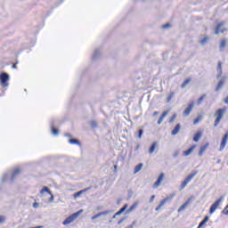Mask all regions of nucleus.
<instances>
[{"label":"nucleus","mask_w":228,"mask_h":228,"mask_svg":"<svg viewBox=\"0 0 228 228\" xmlns=\"http://www.w3.org/2000/svg\"><path fill=\"white\" fill-rule=\"evenodd\" d=\"M190 81H191V78H187L186 80H184L181 86V88H186V86L190 84Z\"/></svg>","instance_id":"28"},{"label":"nucleus","mask_w":228,"mask_h":228,"mask_svg":"<svg viewBox=\"0 0 228 228\" xmlns=\"http://www.w3.org/2000/svg\"><path fill=\"white\" fill-rule=\"evenodd\" d=\"M200 120H202V116H198V118L194 119L193 124H199Z\"/></svg>","instance_id":"34"},{"label":"nucleus","mask_w":228,"mask_h":228,"mask_svg":"<svg viewBox=\"0 0 228 228\" xmlns=\"http://www.w3.org/2000/svg\"><path fill=\"white\" fill-rule=\"evenodd\" d=\"M12 69H17V64H13Z\"/></svg>","instance_id":"50"},{"label":"nucleus","mask_w":228,"mask_h":228,"mask_svg":"<svg viewBox=\"0 0 228 228\" xmlns=\"http://www.w3.org/2000/svg\"><path fill=\"white\" fill-rule=\"evenodd\" d=\"M217 77H222V62H218L217 64Z\"/></svg>","instance_id":"23"},{"label":"nucleus","mask_w":228,"mask_h":228,"mask_svg":"<svg viewBox=\"0 0 228 228\" xmlns=\"http://www.w3.org/2000/svg\"><path fill=\"white\" fill-rule=\"evenodd\" d=\"M125 209H127V205H125L122 208H120V212L124 213Z\"/></svg>","instance_id":"41"},{"label":"nucleus","mask_w":228,"mask_h":228,"mask_svg":"<svg viewBox=\"0 0 228 228\" xmlns=\"http://www.w3.org/2000/svg\"><path fill=\"white\" fill-rule=\"evenodd\" d=\"M192 110H193V102H191L183 111V117H188V115L191 113Z\"/></svg>","instance_id":"11"},{"label":"nucleus","mask_w":228,"mask_h":228,"mask_svg":"<svg viewBox=\"0 0 228 228\" xmlns=\"http://www.w3.org/2000/svg\"><path fill=\"white\" fill-rule=\"evenodd\" d=\"M197 147V145L193 144L192 146H191L190 149H188L187 151H183V156H190V154H191V152H193V151H195V148Z\"/></svg>","instance_id":"13"},{"label":"nucleus","mask_w":228,"mask_h":228,"mask_svg":"<svg viewBox=\"0 0 228 228\" xmlns=\"http://www.w3.org/2000/svg\"><path fill=\"white\" fill-rule=\"evenodd\" d=\"M227 139H228V132L225 133V134L224 135V137L221 141V144H220V148H219L220 152H222V151H224V149H225V146L227 145Z\"/></svg>","instance_id":"9"},{"label":"nucleus","mask_w":228,"mask_h":228,"mask_svg":"<svg viewBox=\"0 0 228 228\" xmlns=\"http://www.w3.org/2000/svg\"><path fill=\"white\" fill-rule=\"evenodd\" d=\"M142 168H143V164L142 163L138 164L134 167V174H138V172H140V170H142Z\"/></svg>","instance_id":"22"},{"label":"nucleus","mask_w":228,"mask_h":228,"mask_svg":"<svg viewBox=\"0 0 228 228\" xmlns=\"http://www.w3.org/2000/svg\"><path fill=\"white\" fill-rule=\"evenodd\" d=\"M69 143H71V145H81L77 139H69Z\"/></svg>","instance_id":"27"},{"label":"nucleus","mask_w":228,"mask_h":228,"mask_svg":"<svg viewBox=\"0 0 228 228\" xmlns=\"http://www.w3.org/2000/svg\"><path fill=\"white\" fill-rule=\"evenodd\" d=\"M208 40V37H205L201 41H200V44L201 45H204V44H206Z\"/></svg>","instance_id":"36"},{"label":"nucleus","mask_w":228,"mask_h":228,"mask_svg":"<svg viewBox=\"0 0 228 228\" xmlns=\"http://www.w3.org/2000/svg\"><path fill=\"white\" fill-rule=\"evenodd\" d=\"M176 117H177V115H176V114H174V115L170 118L169 123L174 122V120H175Z\"/></svg>","instance_id":"38"},{"label":"nucleus","mask_w":228,"mask_h":228,"mask_svg":"<svg viewBox=\"0 0 228 228\" xmlns=\"http://www.w3.org/2000/svg\"><path fill=\"white\" fill-rule=\"evenodd\" d=\"M163 179H165V173H161L157 181L153 184V188H159L161 186V183H163Z\"/></svg>","instance_id":"8"},{"label":"nucleus","mask_w":228,"mask_h":228,"mask_svg":"<svg viewBox=\"0 0 228 228\" xmlns=\"http://www.w3.org/2000/svg\"><path fill=\"white\" fill-rule=\"evenodd\" d=\"M114 170L115 172H117V166H114Z\"/></svg>","instance_id":"53"},{"label":"nucleus","mask_w":228,"mask_h":228,"mask_svg":"<svg viewBox=\"0 0 228 228\" xmlns=\"http://www.w3.org/2000/svg\"><path fill=\"white\" fill-rule=\"evenodd\" d=\"M156 147H158V142H152V144L149 150V154H153L154 151H156Z\"/></svg>","instance_id":"18"},{"label":"nucleus","mask_w":228,"mask_h":228,"mask_svg":"<svg viewBox=\"0 0 228 228\" xmlns=\"http://www.w3.org/2000/svg\"><path fill=\"white\" fill-rule=\"evenodd\" d=\"M204 99H206V94H203L201 97L199 98L198 106H200V104H202V101H204Z\"/></svg>","instance_id":"32"},{"label":"nucleus","mask_w":228,"mask_h":228,"mask_svg":"<svg viewBox=\"0 0 228 228\" xmlns=\"http://www.w3.org/2000/svg\"><path fill=\"white\" fill-rule=\"evenodd\" d=\"M65 136L70 137L72 135H70V134H66Z\"/></svg>","instance_id":"51"},{"label":"nucleus","mask_w":228,"mask_h":228,"mask_svg":"<svg viewBox=\"0 0 228 228\" xmlns=\"http://www.w3.org/2000/svg\"><path fill=\"white\" fill-rule=\"evenodd\" d=\"M154 199H156V196H155V195H152V196L150 198V202H154Z\"/></svg>","instance_id":"45"},{"label":"nucleus","mask_w":228,"mask_h":228,"mask_svg":"<svg viewBox=\"0 0 228 228\" xmlns=\"http://www.w3.org/2000/svg\"><path fill=\"white\" fill-rule=\"evenodd\" d=\"M159 112H158V111L153 112V117H156L157 115H159Z\"/></svg>","instance_id":"48"},{"label":"nucleus","mask_w":228,"mask_h":228,"mask_svg":"<svg viewBox=\"0 0 228 228\" xmlns=\"http://www.w3.org/2000/svg\"><path fill=\"white\" fill-rule=\"evenodd\" d=\"M209 222V216H205L204 219L200 223L198 228H201L203 225H206Z\"/></svg>","instance_id":"20"},{"label":"nucleus","mask_w":228,"mask_h":228,"mask_svg":"<svg viewBox=\"0 0 228 228\" xmlns=\"http://www.w3.org/2000/svg\"><path fill=\"white\" fill-rule=\"evenodd\" d=\"M225 111H227V107L219 109L215 112V117H216V118L214 122V127H217V126L220 124L222 118H224V115H225Z\"/></svg>","instance_id":"1"},{"label":"nucleus","mask_w":228,"mask_h":228,"mask_svg":"<svg viewBox=\"0 0 228 228\" xmlns=\"http://www.w3.org/2000/svg\"><path fill=\"white\" fill-rule=\"evenodd\" d=\"M44 193H48V195H51V198L48 200L49 202H53L54 200V196L49 190V187L45 186L41 191H40V195H44Z\"/></svg>","instance_id":"7"},{"label":"nucleus","mask_w":228,"mask_h":228,"mask_svg":"<svg viewBox=\"0 0 228 228\" xmlns=\"http://www.w3.org/2000/svg\"><path fill=\"white\" fill-rule=\"evenodd\" d=\"M138 208V202L134 203L129 208H128V213H131L134 209H136Z\"/></svg>","instance_id":"29"},{"label":"nucleus","mask_w":228,"mask_h":228,"mask_svg":"<svg viewBox=\"0 0 228 228\" xmlns=\"http://www.w3.org/2000/svg\"><path fill=\"white\" fill-rule=\"evenodd\" d=\"M59 130L57 128H54V126H52V134L54 135V136H58L59 134Z\"/></svg>","instance_id":"31"},{"label":"nucleus","mask_w":228,"mask_h":228,"mask_svg":"<svg viewBox=\"0 0 228 228\" xmlns=\"http://www.w3.org/2000/svg\"><path fill=\"white\" fill-rule=\"evenodd\" d=\"M199 174V171H194L192 173H191L185 179L184 181L182 182L181 185H180V190H184L186 188V186L188 185V183L191 182V179H193V177L195 175H197Z\"/></svg>","instance_id":"2"},{"label":"nucleus","mask_w":228,"mask_h":228,"mask_svg":"<svg viewBox=\"0 0 228 228\" xmlns=\"http://www.w3.org/2000/svg\"><path fill=\"white\" fill-rule=\"evenodd\" d=\"M122 222H124V219H120V220L118 222V224L120 225V224H122Z\"/></svg>","instance_id":"47"},{"label":"nucleus","mask_w":228,"mask_h":228,"mask_svg":"<svg viewBox=\"0 0 228 228\" xmlns=\"http://www.w3.org/2000/svg\"><path fill=\"white\" fill-rule=\"evenodd\" d=\"M19 174H20V169H19V167H16L11 176V181H13L15 179V176L19 175Z\"/></svg>","instance_id":"19"},{"label":"nucleus","mask_w":228,"mask_h":228,"mask_svg":"<svg viewBox=\"0 0 228 228\" xmlns=\"http://www.w3.org/2000/svg\"><path fill=\"white\" fill-rule=\"evenodd\" d=\"M222 200H224V196H221L217 200H216L212 204V206L210 207V209H209L210 215H213V213L215 211H216V209H218V206H220V204H222Z\"/></svg>","instance_id":"4"},{"label":"nucleus","mask_w":228,"mask_h":228,"mask_svg":"<svg viewBox=\"0 0 228 228\" xmlns=\"http://www.w3.org/2000/svg\"><path fill=\"white\" fill-rule=\"evenodd\" d=\"M208 147H209V142H207L205 145L201 146L200 148V151H199V156H202V154H204V152H206Z\"/></svg>","instance_id":"12"},{"label":"nucleus","mask_w":228,"mask_h":228,"mask_svg":"<svg viewBox=\"0 0 228 228\" xmlns=\"http://www.w3.org/2000/svg\"><path fill=\"white\" fill-rule=\"evenodd\" d=\"M118 215H122V212H121L120 210L118 211V212L113 216L112 218H115L116 216H118Z\"/></svg>","instance_id":"43"},{"label":"nucleus","mask_w":228,"mask_h":228,"mask_svg":"<svg viewBox=\"0 0 228 228\" xmlns=\"http://www.w3.org/2000/svg\"><path fill=\"white\" fill-rule=\"evenodd\" d=\"M109 213H110V211H108V210L107 211H103V212H100V213L96 214L95 216H94L91 218V220H95V219L99 218L100 216H104L106 215H109Z\"/></svg>","instance_id":"14"},{"label":"nucleus","mask_w":228,"mask_h":228,"mask_svg":"<svg viewBox=\"0 0 228 228\" xmlns=\"http://www.w3.org/2000/svg\"><path fill=\"white\" fill-rule=\"evenodd\" d=\"M223 215L228 216V205L222 211Z\"/></svg>","instance_id":"37"},{"label":"nucleus","mask_w":228,"mask_h":228,"mask_svg":"<svg viewBox=\"0 0 228 228\" xmlns=\"http://www.w3.org/2000/svg\"><path fill=\"white\" fill-rule=\"evenodd\" d=\"M224 81H225V78H222V79L218 82V84H217V86H216V92H219V90H221V88L224 86Z\"/></svg>","instance_id":"16"},{"label":"nucleus","mask_w":228,"mask_h":228,"mask_svg":"<svg viewBox=\"0 0 228 228\" xmlns=\"http://www.w3.org/2000/svg\"><path fill=\"white\" fill-rule=\"evenodd\" d=\"M143 134V130L142 129H140L139 130V134H138V137L139 138H142V135Z\"/></svg>","instance_id":"40"},{"label":"nucleus","mask_w":228,"mask_h":228,"mask_svg":"<svg viewBox=\"0 0 228 228\" xmlns=\"http://www.w3.org/2000/svg\"><path fill=\"white\" fill-rule=\"evenodd\" d=\"M92 127H97V123L95 121L91 122Z\"/></svg>","instance_id":"42"},{"label":"nucleus","mask_w":228,"mask_h":228,"mask_svg":"<svg viewBox=\"0 0 228 228\" xmlns=\"http://www.w3.org/2000/svg\"><path fill=\"white\" fill-rule=\"evenodd\" d=\"M167 115H168V110L164 111V112L162 113V115L160 116V118H159V120H158L159 126L161 125V122H163V120H165V117H167Z\"/></svg>","instance_id":"17"},{"label":"nucleus","mask_w":228,"mask_h":228,"mask_svg":"<svg viewBox=\"0 0 228 228\" xmlns=\"http://www.w3.org/2000/svg\"><path fill=\"white\" fill-rule=\"evenodd\" d=\"M188 204H190V201H186L183 205H182L178 208V213H181V211H184V209H186V208H188Z\"/></svg>","instance_id":"24"},{"label":"nucleus","mask_w":228,"mask_h":228,"mask_svg":"<svg viewBox=\"0 0 228 228\" xmlns=\"http://www.w3.org/2000/svg\"><path fill=\"white\" fill-rule=\"evenodd\" d=\"M168 28H170V23H167V24L162 26L163 29H168Z\"/></svg>","instance_id":"39"},{"label":"nucleus","mask_w":228,"mask_h":228,"mask_svg":"<svg viewBox=\"0 0 228 228\" xmlns=\"http://www.w3.org/2000/svg\"><path fill=\"white\" fill-rule=\"evenodd\" d=\"M173 156L174 158H177L179 156V151H175Z\"/></svg>","instance_id":"44"},{"label":"nucleus","mask_w":228,"mask_h":228,"mask_svg":"<svg viewBox=\"0 0 228 228\" xmlns=\"http://www.w3.org/2000/svg\"><path fill=\"white\" fill-rule=\"evenodd\" d=\"M8 179V174H4L2 177V183H6V180Z\"/></svg>","instance_id":"35"},{"label":"nucleus","mask_w":228,"mask_h":228,"mask_svg":"<svg viewBox=\"0 0 228 228\" xmlns=\"http://www.w3.org/2000/svg\"><path fill=\"white\" fill-rule=\"evenodd\" d=\"M4 220H6V218H4V216H0V224H3V222H4Z\"/></svg>","instance_id":"46"},{"label":"nucleus","mask_w":228,"mask_h":228,"mask_svg":"<svg viewBox=\"0 0 228 228\" xmlns=\"http://www.w3.org/2000/svg\"><path fill=\"white\" fill-rule=\"evenodd\" d=\"M174 199V194H170L168 197H166L162 201H160L159 205L155 208V211H159L163 206L168 202V200H172Z\"/></svg>","instance_id":"6"},{"label":"nucleus","mask_w":228,"mask_h":228,"mask_svg":"<svg viewBox=\"0 0 228 228\" xmlns=\"http://www.w3.org/2000/svg\"><path fill=\"white\" fill-rule=\"evenodd\" d=\"M227 45V40L225 39H222L221 43H220V51H224V47H225V45Z\"/></svg>","instance_id":"25"},{"label":"nucleus","mask_w":228,"mask_h":228,"mask_svg":"<svg viewBox=\"0 0 228 228\" xmlns=\"http://www.w3.org/2000/svg\"><path fill=\"white\" fill-rule=\"evenodd\" d=\"M8 81H10V75L8 73H2L0 75V82L2 86L6 87L8 86Z\"/></svg>","instance_id":"5"},{"label":"nucleus","mask_w":228,"mask_h":228,"mask_svg":"<svg viewBox=\"0 0 228 228\" xmlns=\"http://www.w3.org/2000/svg\"><path fill=\"white\" fill-rule=\"evenodd\" d=\"M138 149H140V145L136 146L135 151H138Z\"/></svg>","instance_id":"52"},{"label":"nucleus","mask_w":228,"mask_h":228,"mask_svg":"<svg viewBox=\"0 0 228 228\" xmlns=\"http://www.w3.org/2000/svg\"><path fill=\"white\" fill-rule=\"evenodd\" d=\"M174 95H175V93L171 92L167 98V102H170V101H172V99H174Z\"/></svg>","instance_id":"30"},{"label":"nucleus","mask_w":228,"mask_h":228,"mask_svg":"<svg viewBox=\"0 0 228 228\" xmlns=\"http://www.w3.org/2000/svg\"><path fill=\"white\" fill-rule=\"evenodd\" d=\"M224 25H225L224 21L218 23L215 30V35H218V33H224V30L221 28H222V26H224Z\"/></svg>","instance_id":"10"},{"label":"nucleus","mask_w":228,"mask_h":228,"mask_svg":"<svg viewBox=\"0 0 228 228\" xmlns=\"http://www.w3.org/2000/svg\"><path fill=\"white\" fill-rule=\"evenodd\" d=\"M85 191H88V189H86V190L80 191L78 192H76L74 194V197H79V195H81L82 193H85Z\"/></svg>","instance_id":"33"},{"label":"nucleus","mask_w":228,"mask_h":228,"mask_svg":"<svg viewBox=\"0 0 228 228\" xmlns=\"http://www.w3.org/2000/svg\"><path fill=\"white\" fill-rule=\"evenodd\" d=\"M200 138H202V132H198L197 134H194L193 136V142H199V140H200Z\"/></svg>","instance_id":"21"},{"label":"nucleus","mask_w":228,"mask_h":228,"mask_svg":"<svg viewBox=\"0 0 228 228\" xmlns=\"http://www.w3.org/2000/svg\"><path fill=\"white\" fill-rule=\"evenodd\" d=\"M179 131H181V124H177L175 128L172 130L171 134L173 136H175V134H177V133H179Z\"/></svg>","instance_id":"15"},{"label":"nucleus","mask_w":228,"mask_h":228,"mask_svg":"<svg viewBox=\"0 0 228 228\" xmlns=\"http://www.w3.org/2000/svg\"><path fill=\"white\" fill-rule=\"evenodd\" d=\"M83 213V210H79L74 214H72L71 216H69V217H67L63 222L62 224L63 225H69V224H72V222H74V220H76L79 215H81Z\"/></svg>","instance_id":"3"},{"label":"nucleus","mask_w":228,"mask_h":228,"mask_svg":"<svg viewBox=\"0 0 228 228\" xmlns=\"http://www.w3.org/2000/svg\"><path fill=\"white\" fill-rule=\"evenodd\" d=\"M99 56H101V50H95L93 53L94 60H97Z\"/></svg>","instance_id":"26"},{"label":"nucleus","mask_w":228,"mask_h":228,"mask_svg":"<svg viewBox=\"0 0 228 228\" xmlns=\"http://www.w3.org/2000/svg\"><path fill=\"white\" fill-rule=\"evenodd\" d=\"M38 204L37 203H34L33 204V208H37Z\"/></svg>","instance_id":"49"}]
</instances>
